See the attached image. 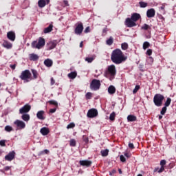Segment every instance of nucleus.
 <instances>
[{
	"label": "nucleus",
	"mask_w": 176,
	"mask_h": 176,
	"mask_svg": "<svg viewBox=\"0 0 176 176\" xmlns=\"http://www.w3.org/2000/svg\"><path fill=\"white\" fill-rule=\"evenodd\" d=\"M111 60L112 63L119 65V64H122L127 60V56L123 54L122 50L117 48L112 52L111 55Z\"/></svg>",
	"instance_id": "f257e3e1"
},
{
	"label": "nucleus",
	"mask_w": 176,
	"mask_h": 176,
	"mask_svg": "<svg viewBox=\"0 0 176 176\" xmlns=\"http://www.w3.org/2000/svg\"><path fill=\"white\" fill-rule=\"evenodd\" d=\"M46 45V41L43 37H39L38 41H32L31 47L32 49H42Z\"/></svg>",
	"instance_id": "f03ea898"
},
{
	"label": "nucleus",
	"mask_w": 176,
	"mask_h": 176,
	"mask_svg": "<svg viewBox=\"0 0 176 176\" xmlns=\"http://www.w3.org/2000/svg\"><path fill=\"white\" fill-rule=\"evenodd\" d=\"M19 78L21 80H24L25 83H28V82L32 80V74L29 69H26L21 72Z\"/></svg>",
	"instance_id": "7ed1b4c3"
},
{
	"label": "nucleus",
	"mask_w": 176,
	"mask_h": 176,
	"mask_svg": "<svg viewBox=\"0 0 176 176\" xmlns=\"http://www.w3.org/2000/svg\"><path fill=\"white\" fill-rule=\"evenodd\" d=\"M163 101H164V96L157 94L153 97V102L155 107H162L163 105Z\"/></svg>",
	"instance_id": "20e7f679"
},
{
	"label": "nucleus",
	"mask_w": 176,
	"mask_h": 176,
	"mask_svg": "<svg viewBox=\"0 0 176 176\" xmlns=\"http://www.w3.org/2000/svg\"><path fill=\"white\" fill-rule=\"evenodd\" d=\"M106 75L110 76V80L115 79V76H116V67H115V65L108 66Z\"/></svg>",
	"instance_id": "39448f33"
},
{
	"label": "nucleus",
	"mask_w": 176,
	"mask_h": 176,
	"mask_svg": "<svg viewBox=\"0 0 176 176\" xmlns=\"http://www.w3.org/2000/svg\"><path fill=\"white\" fill-rule=\"evenodd\" d=\"M101 87V81L100 80L94 79L90 84L91 90L97 91Z\"/></svg>",
	"instance_id": "423d86ee"
},
{
	"label": "nucleus",
	"mask_w": 176,
	"mask_h": 176,
	"mask_svg": "<svg viewBox=\"0 0 176 176\" xmlns=\"http://www.w3.org/2000/svg\"><path fill=\"white\" fill-rule=\"evenodd\" d=\"M87 116L90 118H96L98 116V111L96 109H91L88 111Z\"/></svg>",
	"instance_id": "0eeeda50"
},
{
	"label": "nucleus",
	"mask_w": 176,
	"mask_h": 176,
	"mask_svg": "<svg viewBox=\"0 0 176 176\" xmlns=\"http://www.w3.org/2000/svg\"><path fill=\"white\" fill-rule=\"evenodd\" d=\"M30 111H31V106L29 104H26L19 109V113L21 115L28 113Z\"/></svg>",
	"instance_id": "6e6552de"
},
{
	"label": "nucleus",
	"mask_w": 176,
	"mask_h": 176,
	"mask_svg": "<svg viewBox=\"0 0 176 176\" xmlns=\"http://www.w3.org/2000/svg\"><path fill=\"white\" fill-rule=\"evenodd\" d=\"M14 124H16L18 130H23V129H25V122L23 121L16 120L14 121Z\"/></svg>",
	"instance_id": "1a4fd4ad"
},
{
	"label": "nucleus",
	"mask_w": 176,
	"mask_h": 176,
	"mask_svg": "<svg viewBox=\"0 0 176 176\" xmlns=\"http://www.w3.org/2000/svg\"><path fill=\"white\" fill-rule=\"evenodd\" d=\"M74 32L76 35H81L83 32V23L81 22L78 23L74 30Z\"/></svg>",
	"instance_id": "9d476101"
},
{
	"label": "nucleus",
	"mask_w": 176,
	"mask_h": 176,
	"mask_svg": "<svg viewBox=\"0 0 176 176\" xmlns=\"http://www.w3.org/2000/svg\"><path fill=\"white\" fill-rule=\"evenodd\" d=\"M15 157H16V152L11 151L5 156V160H6L7 162H12V160H14Z\"/></svg>",
	"instance_id": "9b49d317"
},
{
	"label": "nucleus",
	"mask_w": 176,
	"mask_h": 176,
	"mask_svg": "<svg viewBox=\"0 0 176 176\" xmlns=\"http://www.w3.org/2000/svg\"><path fill=\"white\" fill-rule=\"evenodd\" d=\"M125 24L127 27L129 28H131V27H135L137 25V23L131 18H126L125 21Z\"/></svg>",
	"instance_id": "f8f14e48"
},
{
	"label": "nucleus",
	"mask_w": 176,
	"mask_h": 176,
	"mask_svg": "<svg viewBox=\"0 0 176 176\" xmlns=\"http://www.w3.org/2000/svg\"><path fill=\"white\" fill-rule=\"evenodd\" d=\"M7 38L12 42H14L16 41V33L13 31L8 32L7 33Z\"/></svg>",
	"instance_id": "ddd939ff"
},
{
	"label": "nucleus",
	"mask_w": 176,
	"mask_h": 176,
	"mask_svg": "<svg viewBox=\"0 0 176 176\" xmlns=\"http://www.w3.org/2000/svg\"><path fill=\"white\" fill-rule=\"evenodd\" d=\"M50 3V0H38V6L39 8H45L46 5H49Z\"/></svg>",
	"instance_id": "4468645a"
},
{
	"label": "nucleus",
	"mask_w": 176,
	"mask_h": 176,
	"mask_svg": "<svg viewBox=\"0 0 176 176\" xmlns=\"http://www.w3.org/2000/svg\"><path fill=\"white\" fill-rule=\"evenodd\" d=\"M93 162L89 160H80L79 164L85 167H91Z\"/></svg>",
	"instance_id": "2eb2a0df"
},
{
	"label": "nucleus",
	"mask_w": 176,
	"mask_h": 176,
	"mask_svg": "<svg viewBox=\"0 0 176 176\" xmlns=\"http://www.w3.org/2000/svg\"><path fill=\"white\" fill-rule=\"evenodd\" d=\"M155 14H156V11L153 8H151L146 12V16L148 19H152V17H155Z\"/></svg>",
	"instance_id": "dca6fc26"
},
{
	"label": "nucleus",
	"mask_w": 176,
	"mask_h": 176,
	"mask_svg": "<svg viewBox=\"0 0 176 176\" xmlns=\"http://www.w3.org/2000/svg\"><path fill=\"white\" fill-rule=\"evenodd\" d=\"M2 46L3 47H5V49L10 50L12 47H13V44L8 41L4 40L2 43Z\"/></svg>",
	"instance_id": "f3484780"
},
{
	"label": "nucleus",
	"mask_w": 176,
	"mask_h": 176,
	"mask_svg": "<svg viewBox=\"0 0 176 176\" xmlns=\"http://www.w3.org/2000/svg\"><path fill=\"white\" fill-rule=\"evenodd\" d=\"M131 20H133V21H134L135 23L138 21V20H140V19H141V14L137 13V12H134L131 14Z\"/></svg>",
	"instance_id": "a211bd4d"
},
{
	"label": "nucleus",
	"mask_w": 176,
	"mask_h": 176,
	"mask_svg": "<svg viewBox=\"0 0 176 176\" xmlns=\"http://www.w3.org/2000/svg\"><path fill=\"white\" fill-rule=\"evenodd\" d=\"M44 65L45 67L50 68V67L53 66V60L52 59L47 58L44 60Z\"/></svg>",
	"instance_id": "6ab92c4d"
},
{
	"label": "nucleus",
	"mask_w": 176,
	"mask_h": 176,
	"mask_svg": "<svg viewBox=\"0 0 176 176\" xmlns=\"http://www.w3.org/2000/svg\"><path fill=\"white\" fill-rule=\"evenodd\" d=\"M43 115H45L44 111H39L36 113L37 118L40 120H45V117H43Z\"/></svg>",
	"instance_id": "aec40b11"
},
{
	"label": "nucleus",
	"mask_w": 176,
	"mask_h": 176,
	"mask_svg": "<svg viewBox=\"0 0 176 176\" xmlns=\"http://www.w3.org/2000/svg\"><path fill=\"white\" fill-rule=\"evenodd\" d=\"M40 133L42 135H47L50 133V131L47 127H43L41 129Z\"/></svg>",
	"instance_id": "412c9836"
},
{
	"label": "nucleus",
	"mask_w": 176,
	"mask_h": 176,
	"mask_svg": "<svg viewBox=\"0 0 176 176\" xmlns=\"http://www.w3.org/2000/svg\"><path fill=\"white\" fill-rule=\"evenodd\" d=\"M53 31V24H50L47 28H45L43 30L44 34H49Z\"/></svg>",
	"instance_id": "4be33fe9"
},
{
	"label": "nucleus",
	"mask_w": 176,
	"mask_h": 176,
	"mask_svg": "<svg viewBox=\"0 0 176 176\" xmlns=\"http://www.w3.org/2000/svg\"><path fill=\"white\" fill-rule=\"evenodd\" d=\"M109 94H115L116 93V88L113 85H110L108 88Z\"/></svg>",
	"instance_id": "5701e85b"
},
{
	"label": "nucleus",
	"mask_w": 176,
	"mask_h": 176,
	"mask_svg": "<svg viewBox=\"0 0 176 176\" xmlns=\"http://www.w3.org/2000/svg\"><path fill=\"white\" fill-rule=\"evenodd\" d=\"M30 60L31 61H36L37 60H39V56L37 54H31L30 55Z\"/></svg>",
	"instance_id": "b1692460"
},
{
	"label": "nucleus",
	"mask_w": 176,
	"mask_h": 176,
	"mask_svg": "<svg viewBox=\"0 0 176 176\" xmlns=\"http://www.w3.org/2000/svg\"><path fill=\"white\" fill-rule=\"evenodd\" d=\"M22 120H24V122H28L30 119H31V117L30 116V114L25 113L21 116Z\"/></svg>",
	"instance_id": "393cba45"
},
{
	"label": "nucleus",
	"mask_w": 176,
	"mask_h": 176,
	"mask_svg": "<svg viewBox=\"0 0 176 176\" xmlns=\"http://www.w3.org/2000/svg\"><path fill=\"white\" fill-rule=\"evenodd\" d=\"M128 122H135L137 121V117L134 115H129L127 116Z\"/></svg>",
	"instance_id": "a878e982"
},
{
	"label": "nucleus",
	"mask_w": 176,
	"mask_h": 176,
	"mask_svg": "<svg viewBox=\"0 0 176 176\" xmlns=\"http://www.w3.org/2000/svg\"><path fill=\"white\" fill-rule=\"evenodd\" d=\"M68 78L70 79H75L78 76V73L76 72H72L67 75Z\"/></svg>",
	"instance_id": "bb28decb"
},
{
	"label": "nucleus",
	"mask_w": 176,
	"mask_h": 176,
	"mask_svg": "<svg viewBox=\"0 0 176 176\" xmlns=\"http://www.w3.org/2000/svg\"><path fill=\"white\" fill-rule=\"evenodd\" d=\"M31 72L33 75L32 79H38V76L39 75V74H38V72L34 69H32Z\"/></svg>",
	"instance_id": "cd10ccee"
},
{
	"label": "nucleus",
	"mask_w": 176,
	"mask_h": 176,
	"mask_svg": "<svg viewBox=\"0 0 176 176\" xmlns=\"http://www.w3.org/2000/svg\"><path fill=\"white\" fill-rule=\"evenodd\" d=\"M115 118H116V113H115V111H113L109 116V120L111 122H115Z\"/></svg>",
	"instance_id": "c85d7f7f"
},
{
	"label": "nucleus",
	"mask_w": 176,
	"mask_h": 176,
	"mask_svg": "<svg viewBox=\"0 0 176 176\" xmlns=\"http://www.w3.org/2000/svg\"><path fill=\"white\" fill-rule=\"evenodd\" d=\"M170 104H171L170 98H167L166 100L164 102V107H166V108H167V107H170Z\"/></svg>",
	"instance_id": "c756f323"
},
{
	"label": "nucleus",
	"mask_w": 176,
	"mask_h": 176,
	"mask_svg": "<svg viewBox=\"0 0 176 176\" xmlns=\"http://www.w3.org/2000/svg\"><path fill=\"white\" fill-rule=\"evenodd\" d=\"M121 48L122 50H127L129 49V44H127V43H122Z\"/></svg>",
	"instance_id": "7c9ffc66"
},
{
	"label": "nucleus",
	"mask_w": 176,
	"mask_h": 176,
	"mask_svg": "<svg viewBox=\"0 0 176 176\" xmlns=\"http://www.w3.org/2000/svg\"><path fill=\"white\" fill-rule=\"evenodd\" d=\"M109 153V149L102 150L100 151V153H101L102 156H103V157H106Z\"/></svg>",
	"instance_id": "2f4dec72"
},
{
	"label": "nucleus",
	"mask_w": 176,
	"mask_h": 176,
	"mask_svg": "<svg viewBox=\"0 0 176 176\" xmlns=\"http://www.w3.org/2000/svg\"><path fill=\"white\" fill-rule=\"evenodd\" d=\"M107 45H109V46H111L113 43V38L111 36L108 40L106 41Z\"/></svg>",
	"instance_id": "473e14b6"
},
{
	"label": "nucleus",
	"mask_w": 176,
	"mask_h": 176,
	"mask_svg": "<svg viewBox=\"0 0 176 176\" xmlns=\"http://www.w3.org/2000/svg\"><path fill=\"white\" fill-rule=\"evenodd\" d=\"M142 29L144 30V31H148V30H151V26H149V25L144 23L142 26Z\"/></svg>",
	"instance_id": "72a5a7b5"
},
{
	"label": "nucleus",
	"mask_w": 176,
	"mask_h": 176,
	"mask_svg": "<svg viewBox=\"0 0 176 176\" xmlns=\"http://www.w3.org/2000/svg\"><path fill=\"white\" fill-rule=\"evenodd\" d=\"M95 58H96V57H94V56L87 57V58H85V61H87L88 63H93V61H94Z\"/></svg>",
	"instance_id": "f704fd0d"
},
{
	"label": "nucleus",
	"mask_w": 176,
	"mask_h": 176,
	"mask_svg": "<svg viewBox=\"0 0 176 176\" xmlns=\"http://www.w3.org/2000/svg\"><path fill=\"white\" fill-rule=\"evenodd\" d=\"M56 45H57V44H56V43H54V42L50 43H49L50 50H52V49H54V47H56Z\"/></svg>",
	"instance_id": "c9c22d12"
},
{
	"label": "nucleus",
	"mask_w": 176,
	"mask_h": 176,
	"mask_svg": "<svg viewBox=\"0 0 176 176\" xmlns=\"http://www.w3.org/2000/svg\"><path fill=\"white\" fill-rule=\"evenodd\" d=\"M149 46H151V44L149 43V42L146 41L143 43V49L144 50H146V49H148V47H149Z\"/></svg>",
	"instance_id": "e433bc0d"
},
{
	"label": "nucleus",
	"mask_w": 176,
	"mask_h": 176,
	"mask_svg": "<svg viewBox=\"0 0 176 176\" xmlns=\"http://www.w3.org/2000/svg\"><path fill=\"white\" fill-rule=\"evenodd\" d=\"M5 131H7L8 133H10V131H13V127L7 125L5 126Z\"/></svg>",
	"instance_id": "4c0bfd02"
},
{
	"label": "nucleus",
	"mask_w": 176,
	"mask_h": 176,
	"mask_svg": "<svg viewBox=\"0 0 176 176\" xmlns=\"http://www.w3.org/2000/svg\"><path fill=\"white\" fill-rule=\"evenodd\" d=\"M48 104L50 105H54L55 107H58V103L56 100H50L48 101Z\"/></svg>",
	"instance_id": "58836bf2"
},
{
	"label": "nucleus",
	"mask_w": 176,
	"mask_h": 176,
	"mask_svg": "<svg viewBox=\"0 0 176 176\" xmlns=\"http://www.w3.org/2000/svg\"><path fill=\"white\" fill-rule=\"evenodd\" d=\"M167 112V107L166 106H164L162 108V110L160 111L161 115H166V113Z\"/></svg>",
	"instance_id": "ea45409f"
},
{
	"label": "nucleus",
	"mask_w": 176,
	"mask_h": 176,
	"mask_svg": "<svg viewBox=\"0 0 176 176\" xmlns=\"http://www.w3.org/2000/svg\"><path fill=\"white\" fill-rule=\"evenodd\" d=\"M139 5L140 8H146L148 6V3H145L144 1L139 2Z\"/></svg>",
	"instance_id": "a19ab883"
},
{
	"label": "nucleus",
	"mask_w": 176,
	"mask_h": 176,
	"mask_svg": "<svg viewBox=\"0 0 176 176\" xmlns=\"http://www.w3.org/2000/svg\"><path fill=\"white\" fill-rule=\"evenodd\" d=\"M70 146H76V141L75 139L70 140Z\"/></svg>",
	"instance_id": "79ce46f5"
},
{
	"label": "nucleus",
	"mask_w": 176,
	"mask_h": 176,
	"mask_svg": "<svg viewBox=\"0 0 176 176\" xmlns=\"http://www.w3.org/2000/svg\"><path fill=\"white\" fill-rule=\"evenodd\" d=\"M140 85H136L134 88V89L133 90V94H136L137 91H138V90H140Z\"/></svg>",
	"instance_id": "37998d69"
},
{
	"label": "nucleus",
	"mask_w": 176,
	"mask_h": 176,
	"mask_svg": "<svg viewBox=\"0 0 176 176\" xmlns=\"http://www.w3.org/2000/svg\"><path fill=\"white\" fill-rule=\"evenodd\" d=\"M74 127H75V123H74V122H71L70 124H69L67 126V129H74Z\"/></svg>",
	"instance_id": "c03bdc74"
},
{
	"label": "nucleus",
	"mask_w": 176,
	"mask_h": 176,
	"mask_svg": "<svg viewBox=\"0 0 176 176\" xmlns=\"http://www.w3.org/2000/svg\"><path fill=\"white\" fill-rule=\"evenodd\" d=\"M82 140L84 141V142H85V144H89V138L87 136L83 135Z\"/></svg>",
	"instance_id": "a18cd8bd"
},
{
	"label": "nucleus",
	"mask_w": 176,
	"mask_h": 176,
	"mask_svg": "<svg viewBox=\"0 0 176 176\" xmlns=\"http://www.w3.org/2000/svg\"><path fill=\"white\" fill-rule=\"evenodd\" d=\"M107 32H108V28H104L102 30V36H105V35H107Z\"/></svg>",
	"instance_id": "49530a36"
},
{
	"label": "nucleus",
	"mask_w": 176,
	"mask_h": 176,
	"mask_svg": "<svg viewBox=\"0 0 176 176\" xmlns=\"http://www.w3.org/2000/svg\"><path fill=\"white\" fill-rule=\"evenodd\" d=\"M85 97L87 100H90L91 98V92L87 93L85 95Z\"/></svg>",
	"instance_id": "de8ad7c7"
},
{
	"label": "nucleus",
	"mask_w": 176,
	"mask_h": 176,
	"mask_svg": "<svg viewBox=\"0 0 176 176\" xmlns=\"http://www.w3.org/2000/svg\"><path fill=\"white\" fill-rule=\"evenodd\" d=\"M120 162H122V163H124V162H126V157H124L123 155H121L120 156Z\"/></svg>",
	"instance_id": "09e8293b"
},
{
	"label": "nucleus",
	"mask_w": 176,
	"mask_h": 176,
	"mask_svg": "<svg viewBox=\"0 0 176 176\" xmlns=\"http://www.w3.org/2000/svg\"><path fill=\"white\" fill-rule=\"evenodd\" d=\"M166 160H162L160 162V166L164 167V166H166Z\"/></svg>",
	"instance_id": "8fccbe9b"
},
{
	"label": "nucleus",
	"mask_w": 176,
	"mask_h": 176,
	"mask_svg": "<svg viewBox=\"0 0 176 176\" xmlns=\"http://www.w3.org/2000/svg\"><path fill=\"white\" fill-rule=\"evenodd\" d=\"M63 3H64V8H66L67 6H69V3H68L67 0H64Z\"/></svg>",
	"instance_id": "3c124183"
},
{
	"label": "nucleus",
	"mask_w": 176,
	"mask_h": 176,
	"mask_svg": "<svg viewBox=\"0 0 176 176\" xmlns=\"http://www.w3.org/2000/svg\"><path fill=\"white\" fill-rule=\"evenodd\" d=\"M146 54H147V56H152V50L151 49H148L146 51Z\"/></svg>",
	"instance_id": "603ef678"
},
{
	"label": "nucleus",
	"mask_w": 176,
	"mask_h": 176,
	"mask_svg": "<svg viewBox=\"0 0 176 176\" xmlns=\"http://www.w3.org/2000/svg\"><path fill=\"white\" fill-rule=\"evenodd\" d=\"M84 32H85V34H87V33H89V32H90V27H87L86 28H85V30H84Z\"/></svg>",
	"instance_id": "864d4df0"
},
{
	"label": "nucleus",
	"mask_w": 176,
	"mask_h": 176,
	"mask_svg": "<svg viewBox=\"0 0 176 176\" xmlns=\"http://www.w3.org/2000/svg\"><path fill=\"white\" fill-rule=\"evenodd\" d=\"M129 148L130 149H134V148H135V147H134V144L133 143L129 142Z\"/></svg>",
	"instance_id": "5fc2aeb1"
},
{
	"label": "nucleus",
	"mask_w": 176,
	"mask_h": 176,
	"mask_svg": "<svg viewBox=\"0 0 176 176\" xmlns=\"http://www.w3.org/2000/svg\"><path fill=\"white\" fill-rule=\"evenodd\" d=\"M6 140H1V146H6Z\"/></svg>",
	"instance_id": "6e6d98bb"
},
{
	"label": "nucleus",
	"mask_w": 176,
	"mask_h": 176,
	"mask_svg": "<svg viewBox=\"0 0 176 176\" xmlns=\"http://www.w3.org/2000/svg\"><path fill=\"white\" fill-rule=\"evenodd\" d=\"M56 111H57V109H56V108L50 109V113H54V112H56Z\"/></svg>",
	"instance_id": "4d7b16f0"
},
{
	"label": "nucleus",
	"mask_w": 176,
	"mask_h": 176,
	"mask_svg": "<svg viewBox=\"0 0 176 176\" xmlns=\"http://www.w3.org/2000/svg\"><path fill=\"white\" fill-rule=\"evenodd\" d=\"M165 8H166V3H162L160 9H161V10H164Z\"/></svg>",
	"instance_id": "13d9d810"
},
{
	"label": "nucleus",
	"mask_w": 176,
	"mask_h": 176,
	"mask_svg": "<svg viewBox=\"0 0 176 176\" xmlns=\"http://www.w3.org/2000/svg\"><path fill=\"white\" fill-rule=\"evenodd\" d=\"M164 170V166H161V168L159 169L158 173H163Z\"/></svg>",
	"instance_id": "bf43d9fd"
},
{
	"label": "nucleus",
	"mask_w": 176,
	"mask_h": 176,
	"mask_svg": "<svg viewBox=\"0 0 176 176\" xmlns=\"http://www.w3.org/2000/svg\"><path fill=\"white\" fill-rule=\"evenodd\" d=\"M10 67L13 70L16 69V64L10 65Z\"/></svg>",
	"instance_id": "052dcab7"
},
{
	"label": "nucleus",
	"mask_w": 176,
	"mask_h": 176,
	"mask_svg": "<svg viewBox=\"0 0 176 176\" xmlns=\"http://www.w3.org/2000/svg\"><path fill=\"white\" fill-rule=\"evenodd\" d=\"M56 83V81L54 80V78H51V86H53Z\"/></svg>",
	"instance_id": "680f3d73"
},
{
	"label": "nucleus",
	"mask_w": 176,
	"mask_h": 176,
	"mask_svg": "<svg viewBox=\"0 0 176 176\" xmlns=\"http://www.w3.org/2000/svg\"><path fill=\"white\" fill-rule=\"evenodd\" d=\"M43 153H45L46 155H47V153H49V150L45 149L43 151L41 152V154L43 155Z\"/></svg>",
	"instance_id": "e2e57ef3"
},
{
	"label": "nucleus",
	"mask_w": 176,
	"mask_h": 176,
	"mask_svg": "<svg viewBox=\"0 0 176 176\" xmlns=\"http://www.w3.org/2000/svg\"><path fill=\"white\" fill-rule=\"evenodd\" d=\"M124 156H125L126 157H128V159L130 158V157H131V155L129 154V153H124Z\"/></svg>",
	"instance_id": "0e129e2a"
},
{
	"label": "nucleus",
	"mask_w": 176,
	"mask_h": 176,
	"mask_svg": "<svg viewBox=\"0 0 176 176\" xmlns=\"http://www.w3.org/2000/svg\"><path fill=\"white\" fill-rule=\"evenodd\" d=\"M9 170H10V166H6L4 168V171H9Z\"/></svg>",
	"instance_id": "69168bd1"
},
{
	"label": "nucleus",
	"mask_w": 176,
	"mask_h": 176,
	"mask_svg": "<svg viewBox=\"0 0 176 176\" xmlns=\"http://www.w3.org/2000/svg\"><path fill=\"white\" fill-rule=\"evenodd\" d=\"M159 172V168H155L154 173Z\"/></svg>",
	"instance_id": "338daca9"
},
{
	"label": "nucleus",
	"mask_w": 176,
	"mask_h": 176,
	"mask_svg": "<svg viewBox=\"0 0 176 176\" xmlns=\"http://www.w3.org/2000/svg\"><path fill=\"white\" fill-rule=\"evenodd\" d=\"M80 47H83V41H81L80 43Z\"/></svg>",
	"instance_id": "774afa93"
}]
</instances>
